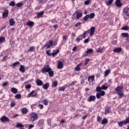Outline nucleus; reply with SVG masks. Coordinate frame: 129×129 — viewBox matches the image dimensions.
Wrapping results in <instances>:
<instances>
[{"label":"nucleus","mask_w":129,"mask_h":129,"mask_svg":"<svg viewBox=\"0 0 129 129\" xmlns=\"http://www.w3.org/2000/svg\"><path fill=\"white\" fill-rule=\"evenodd\" d=\"M122 90H123V86H118L115 89L116 93L117 94V95H119V98H121V97L123 96V93H122Z\"/></svg>","instance_id":"obj_1"},{"label":"nucleus","mask_w":129,"mask_h":129,"mask_svg":"<svg viewBox=\"0 0 129 129\" xmlns=\"http://www.w3.org/2000/svg\"><path fill=\"white\" fill-rule=\"evenodd\" d=\"M37 119H38V115L37 113H32L30 115L29 120L32 122H34V121H35V120H37Z\"/></svg>","instance_id":"obj_2"},{"label":"nucleus","mask_w":129,"mask_h":129,"mask_svg":"<svg viewBox=\"0 0 129 129\" xmlns=\"http://www.w3.org/2000/svg\"><path fill=\"white\" fill-rule=\"evenodd\" d=\"M74 15H76V20H79V19H81V18H82L83 13H82V12H81L80 10H77L75 12Z\"/></svg>","instance_id":"obj_3"},{"label":"nucleus","mask_w":129,"mask_h":129,"mask_svg":"<svg viewBox=\"0 0 129 129\" xmlns=\"http://www.w3.org/2000/svg\"><path fill=\"white\" fill-rule=\"evenodd\" d=\"M50 70H52V69L50 68V66L45 65L44 66V68L41 70V72L42 73H46V72L48 73Z\"/></svg>","instance_id":"obj_4"},{"label":"nucleus","mask_w":129,"mask_h":129,"mask_svg":"<svg viewBox=\"0 0 129 129\" xmlns=\"http://www.w3.org/2000/svg\"><path fill=\"white\" fill-rule=\"evenodd\" d=\"M59 52V49H57L56 50H53V52L50 53V51H46V54L48 56H52V57H55V55L56 54H58Z\"/></svg>","instance_id":"obj_5"},{"label":"nucleus","mask_w":129,"mask_h":129,"mask_svg":"<svg viewBox=\"0 0 129 129\" xmlns=\"http://www.w3.org/2000/svg\"><path fill=\"white\" fill-rule=\"evenodd\" d=\"M38 95V92L35 90L32 91L31 93H30L27 97H35Z\"/></svg>","instance_id":"obj_6"},{"label":"nucleus","mask_w":129,"mask_h":129,"mask_svg":"<svg viewBox=\"0 0 129 129\" xmlns=\"http://www.w3.org/2000/svg\"><path fill=\"white\" fill-rule=\"evenodd\" d=\"M105 95V92H104V91H102L96 94V97H97V99H100L101 96H104Z\"/></svg>","instance_id":"obj_7"},{"label":"nucleus","mask_w":129,"mask_h":129,"mask_svg":"<svg viewBox=\"0 0 129 129\" xmlns=\"http://www.w3.org/2000/svg\"><path fill=\"white\" fill-rule=\"evenodd\" d=\"M1 120L2 122H9L10 118L6 116H3L1 118Z\"/></svg>","instance_id":"obj_8"},{"label":"nucleus","mask_w":129,"mask_h":129,"mask_svg":"<svg viewBox=\"0 0 129 129\" xmlns=\"http://www.w3.org/2000/svg\"><path fill=\"white\" fill-rule=\"evenodd\" d=\"M8 16H9V10L6 9L3 11L2 17L3 19H6V18H8Z\"/></svg>","instance_id":"obj_9"},{"label":"nucleus","mask_w":129,"mask_h":129,"mask_svg":"<svg viewBox=\"0 0 129 129\" xmlns=\"http://www.w3.org/2000/svg\"><path fill=\"white\" fill-rule=\"evenodd\" d=\"M95 99H96L95 96L91 95L87 99V101H88V102H91V101H95Z\"/></svg>","instance_id":"obj_10"},{"label":"nucleus","mask_w":129,"mask_h":129,"mask_svg":"<svg viewBox=\"0 0 129 129\" xmlns=\"http://www.w3.org/2000/svg\"><path fill=\"white\" fill-rule=\"evenodd\" d=\"M51 46H53V43L52 40H49L48 44H45L44 46V48L46 47V49H49V48H51Z\"/></svg>","instance_id":"obj_11"},{"label":"nucleus","mask_w":129,"mask_h":129,"mask_svg":"<svg viewBox=\"0 0 129 129\" xmlns=\"http://www.w3.org/2000/svg\"><path fill=\"white\" fill-rule=\"evenodd\" d=\"M94 33H95V27H92L90 29V36L92 37L94 35Z\"/></svg>","instance_id":"obj_12"},{"label":"nucleus","mask_w":129,"mask_h":129,"mask_svg":"<svg viewBox=\"0 0 129 129\" xmlns=\"http://www.w3.org/2000/svg\"><path fill=\"white\" fill-rule=\"evenodd\" d=\"M123 12L127 17H129V8L126 7L123 9Z\"/></svg>","instance_id":"obj_13"},{"label":"nucleus","mask_w":129,"mask_h":129,"mask_svg":"<svg viewBox=\"0 0 129 129\" xmlns=\"http://www.w3.org/2000/svg\"><path fill=\"white\" fill-rule=\"evenodd\" d=\"M115 5L118 8H121V7L122 6V4H121V2H120V0H116Z\"/></svg>","instance_id":"obj_14"},{"label":"nucleus","mask_w":129,"mask_h":129,"mask_svg":"<svg viewBox=\"0 0 129 129\" xmlns=\"http://www.w3.org/2000/svg\"><path fill=\"white\" fill-rule=\"evenodd\" d=\"M36 83L37 86H42V85H43V82L40 79H37Z\"/></svg>","instance_id":"obj_15"},{"label":"nucleus","mask_w":129,"mask_h":129,"mask_svg":"<svg viewBox=\"0 0 129 129\" xmlns=\"http://www.w3.org/2000/svg\"><path fill=\"white\" fill-rule=\"evenodd\" d=\"M42 85V87L43 89H45V90H47V89H48V88H49V87H50V84H49V83H46V84Z\"/></svg>","instance_id":"obj_16"},{"label":"nucleus","mask_w":129,"mask_h":129,"mask_svg":"<svg viewBox=\"0 0 129 129\" xmlns=\"http://www.w3.org/2000/svg\"><path fill=\"white\" fill-rule=\"evenodd\" d=\"M122 50V49L121 48V47L116 48L113 50V51L115 53H119L120 52H121Z\"/></svg>","instance_id":"obj_17"},{"label":"nucleus","mask_w":129,"mask_h":129,"mask_svg":"<svg viewBox=\"0 0 129 129\" xmlns=\"http://www.w3.org/2000/svg\"><path fill=\"white\" fill-rule=\"evenodd\" d=\"M19 71H20V72H22V73H25V72H26V70L25 69V66L23 65H20Z\"/></svg>","instance_id":"obj_18"},{"label":"nucleus","mask_w":129,"mask_h":129,"mask_svg":"<svg viewBox=\"0 0 129 129\" xmlns=\"http://www.w3.org/2000/svg\"><path fill=\"white\" fill-rule=\"evenodd\" d=\"M44 11H42L37 13V18L38 19H40V18H43V16H44Z\"/></svg>","instance_id":"obj_19"},{"label":"nucleus","mask_w":129,"mask_h":129,"mask_svg":"<svg viewBox=\"0 0 129 129\" xmlns=\"http://www.w3.org/2000/svg\"><path fill=\"white\" fill-rule=\"evenodd\" d=\"M16 22H15V20H14L13 18L10 19L9 21V24L11 26H14Z\"/></svg>","instance_id":"obj_20"},{"label":"nucleus","mask_w":129,"mask_h":129,"mask_svg":"<svg viewBox=\"0 0 129 129\" xmlns=\"http://www.w3.org/2000/svg\"><path fill=\"white\" fill-rule=\"evenodd\" d=\"M63 68V62L62 61H59L57 64L58 69H61Z\"/></svg>","instance_id":"obj_21"},{"label":"nucleus","mask_w":129,"mask_h":129,"mask_svg":"<svg viewBox=\"0 0 129 129\" xmlns=\"http://www.w3.org/2000/svg\"><path fill=\"white\" fill-rule=\"evenodd\" d=\"M118 124L119 126H120V127H121V126H123V125H125V122H124V121H122L121 122H118Z\"/></svg>","instance_id":"obj_22"},{"label":"nucleus","mask_w":129,"mask_h":129,"mask_svg":"<svg viewBox=\"0 0 129 129\" xmlns=\"http://www.w3.org/2000/svg\"><path fill=\"white\" fill-rule=\"evenodd\" d=\"M83 39V35H80L77 38L76 40L78 43H79L81 40Z\"/></svg>","instance_id":"obj_23"},{"label":"nucleus","mask_w":129,"mask_h":129,"mask_svg":"<svg viewBox=\"0 0 129 129\" xmlns=\"http://www.w3.org/2000/svg\"><path fill=\"white\" fill-rule=\"evenodd\" d=\"M22 113H23V114H26V113H28V109L26 108H23L21 109Z\"/></svg>","instance_id":"obj_24"},{"label":"nucleus","mask_w":129,"mask_h":129,"mask_svg":"<svg viewBox=\"0 0 129 129\" xmlns=\"http://www.w3.org/2000/svg\"><path fill=\"white\" fill-rule=\"evenodd\" d=\"M27 26H29V27H30V28H32L34 26V22L32 21H28L27 22Z\"/></svg>","instance_id":"obj_25"},{"label":"nucleus","mask_w":129,"mask_h":129,"mask_svg":"<svg viewBox=\"0 0 129 129\" xmlns=\"http://www.w3.org/2000/svg\"><path fill=\"white\" fill-rule=\"evenodd\" d=\"M11 92L14 93V94H16L18 93V89H16L15 88H12L11 89Z\"/></svg>","instance_id":"obj_26"},{"label":"nucleus","mask_w":129,"mask_h":129,"mask_svg":"<svg viewBox=\"0 0 129 129\" xmlns=\"http://www.w3.org/2000/svg\"><path fill=\"white\" fill-rule=\"evenodd\" d=\"M48 102H49V100H48L47 99H44L42 100V103L44 105H48Z\"/></svg>","instance_id":"obj_27"},{"label":"nucleus","mask_w":129,"mask_h":129,"mask_svg":"<svg viewBox=\"0 0 129 129\" xmlns=\"http://www.w3.org/2000/svg\"><path fill=\"white\" fill-rule=\"evenodd\" d=\"M21 63H20V61H16L14 63H13L11 66H13V67H16V66H19Z\"/></svg>","instance_id":"obj_28"},{"label":"nucleus","mask_w":129,"mask_h":129,"mask_svg":"<svg viewBox=\"0 0 129 129\" xmlns=\"http://www.w3.org/2000/svg\"><path fill=\"white\" fill-rule=\"evenodd\" d=\"M88 80L89 82H92L93 81H94V76L89 77Z\"/></svg>","instance_id":"obj_29"},{"label":"nucleus","mask_w":129,"mask_h":129,"mask_svg":"<svg viewBox=\"0 0 129 129\" xmlns=\"http://www.w3.org/2000/svg\"><path fill=\"white\" fill-rule=\"evenodd\" d=\"M88 16L89 19H90L91 20L92 19H93L94 17H95V14H94V13H92L88 15Z\"/></svg>","instance_id":"obj_30"},{"label":"nucleus","mask_w":129,"mask_h":129,"mask_svg":"<svg viewBox=\"0 0 129 129\" xmlns=\"http://www.w3.org/2000/svg\"><path fill=\"white\" fill-rule=\"evenodd\" d=\"M80 66H82V63H80L75 68L76 71H80Z\"/></svg>","instance_id":"obj_31"},{"label":"nucleus","mask_w":129,"mask_h":129,"mask_svg":"<svg viewBox=\"0 0 129 129\" xmlns=\"http://www.w3.org/2000/svg\"><path fill=\"white\" fill-rule=\"evenodd\" d=\"M47 73H48L49 76L50 77H53L54 76V71L50 70Z\"/></svg>","instance_id":"obj_32"},{"label":"nucleus","mask_w":129,"mask_h":129,"mask_svg":"<svg viewBox=\"0 0 129 129\" xmlns=\"http://www.w3.org/2000/svg\"><path fill=\"white\" fill-rule=\"evenodd\" d=\"M108 122V121L107 119L106 118H104L102 121H101V124H105V123H107Z\"/></svg>","instance_id":"obj_33"},{"label":"nucleus","mask_w":129,"mask_h":129,"mask_svg":"<svg viewBox=\"0 0 129 129\" xmlns=\"http://www.w3.org/2000/svg\"><path fill=\"white\" fill-rule=\"evenodd\" d=\"M89 32H90V31H89V30H88L86 31L85 32H84L83 33V34H82V35H83V38L84 39H85V38H86V34H89Z\"/></svg>","instance_id":"obj_34"},{"label":"nucleus","mask_w":129,"mask_h":129,"mask_svg":"<svg viewBox=\"0 0 129 129\" xmlns=\"http://www.w3.org/2000/svg\"><path fill=\"white\" fill-rule=\"evenodd\" d=\"M5 41H6V38L4 37H0L1 44H3V43H4Z\"/></svg>","instance_id":"obj_35"},{"label":"nucleus","mask_w":129,"mask_h":129,"mask_svg":"<svg viewBox=\"0 0 129 129\" xmlns=\"http://www.w3.org/2000/svg\"><path fill=\"white\" fill-rule=\"evenodd\" d=\"M104 49V47H99L97 50V53H102V51H103Z\"/></svg>","instance_id":"obj_36"},{"label":"nucleus","mask_w":129,"mask_h":129,"mask_svg":"<svg viewBox=\"0 0 129 129\" xmlns=\"http://www.w3.org/2000/svg\"><path fill=\"white\" fill-rule=\"evenodd\" d=\"M102 90V89H101V87L98 86L97 87L96 89V91H97V92H101V91Z\"/></svg>","instance_id":"obj_37"},{"label":"nucleus","mask_w":129,"mask_h":129,"mask_svg":"<svg viewBox=\"0 0 129 129\" xmlns=\"http://www.w3.org/2000/svg\"><path fill=\"white\" fill-rule=\"evenodd\" d=\"M58 85V82L57 81L52 82V86L53 87H56Z\"/></svg>","instance_id":"obj_38"},{"label":"nucleus","mask_w":129,"mask_h":129,"mask_svg":"<svg viewBox=\"0 0 129 129\" xmlns=\"http://www.w3.org/2000/svg\"><path fill=\"white\" fill-rule=\"evenodd\" d=\"M121 35L122 36V37H124V38H127V37H128V33H123L121 34Z\"/></svg>","instance_id":"obj_39"},{"label":"nucleus","mask_w":129,"mask_h":129,"mask_svg":"<svg viewBox=\"0 0 129 129\" xmlns=\"http://www.w3.org/2000/svg\"><path fill=\"white\" fill-rule=\"evenodd\" d=\"M110 72V70H107L106 71H105L104 77H106V76H107V75H108V74H109Z\"/></svg>","instance_id":"obj_40"},{"label":"nucleus","mask_w":129,"mask_h":129,"mask_svg":"<svg viewBox=\"0 0 129 129\" xmlns=\"http://www.w3.org/2000/svg\"><path fill=\"white\" fill-rule=\"evenodd\" d=\"M109 112H110V110L108 108H107L105 110L104 114H107L109 113Z\"/></svg>","instance_id":"obj_41"},{"label":"nucleus","mask_w":129,"mask_h":129,"mask_svg":"<svg viewBox=\"0 0 129 129\" xmlns=\"http://www.w3.org/2000/svg\"><path fill=\"white\" fill-rule=\"evenodd\" d=\"M38 124H39V125H43V124H44V120L43 119H40L39 121Z\"/></svg>","instance_id":"obj_42"},{"label":"nucleus","mask_w":129,"mask_h":129,"mask_svg":"<svg viewBox=\"0 0 129 129\" xmlns=\"http://www.w3.org/2000/svg\"><path fill=\"white\" fill-rule=\"evenodd\" d=\"M92 52H93V49H89L87 51V54H92Z\"/></svg>","instance_id":"obj_43"},{"label":"nucleus","mask_w":129,"mask_h":129,"mask_svg":"<svg viewBox=\"0 0 129 129\" xmlns=\"http://www.w3.org/2000/svg\"><path fill=\"white\" fill-rule=\"evenodd\" d=\"M9 6H10V7H15V6H16V3L14 1H12L9 4Z\"/></svg>","instance_id":"obj_44"},{"label":"nucleus","mask_w":129,"mask_h":129,"mask_svg":"<svg viewBox=\"0 0 129 129\" xmlns=\"http://www.w3.org/2000/svg\"><path fill=\"white\" fill-rule=\"evenodd\" d=\"M113 3V0H109L107 3V6H110Z\"/></svg>","instance_id":"obj_45"},{"label":"nucleus","mask_w":129,"mask_h":129,"mask_svg":"<svg viewBox=\"0 0 129 129\" xmlns=\"http://www.w3.org/2000/svg\"><path fill=\"white\" fill-rule=\"evenodd\" d=\"M128 27L126 26H125L124 27H123L121 30H123L124 31H128Z\"/></svg>","instance_id":"obj_46"},{"label":"nucleus","mask_w":129,"mask_h":129,"mask_svg":"<svg viewBox=\"0 0 129 129\" xmlns=\"http://www.w3.org/2000/svg\"><path fill=\"white\" fill-rule=\"evenodd\" d=\"M108 88V87L105 86V85H103L101 87L102 90H106Z\"/></svg>","instance_id":"obj_47"},{"label":"nucleus","mask_w":129,"mask_h":129,"mask_svg":"<svg viewBox=\"0 0 129 129\" xmlns=\"http://www.w3.org/2000/svg\"><path fill=\"white\" fill-rule=\"evenodd\" d=\"M35 50V46L30 47V48L28 49L29 52H32V51H34Z\"/></svg>","instance_id":"obj_48"},{"label":"nucleus","mask_w":129,"mask_h":129,"mask_svg":"<svg viewBox=\"0 0 129 129\" xmlns=\"http://www.w3.org/2000/svg\"><path fill=\"white\" fill-rule=\"evenodd\" d=\"M15 98H17L18 99H20L21 97H22V95L21 94H16L15 96Z\"/></svg>","instance_id":"obj_49"},{"label":"nucleus","mask_w":129,"mask_h":129,"mask_svg":"<svg viewBox=\"0 0 129 129\" xmlns=\"http://www.w3.org/2000/svg\"><path fill=\"white\" fill-rule=\"evenodd\" d=\"M88 19H89V16L88 15H86V16H85L83 18L84 21H87V20H88Z\"/></svg>","instance_id":"obj_50"},{"label":"nucleus","mask_w":129,"mask_h":129,"mask_svg":"<svg viewBox=\"0 0 129 129\" xmlns=\"http://www.w3.org/2000/svg\"><path fill=\"white\" fill-rule=\"evenodd\" d=\"M17 127H24V125L22 123H17Z\"/></svg>","instance_id":"obj_51"},{"label":"nucleus","mask_w":129,"mask_h":129,"mask_svg":"<svg viewBox=\"0 0 129 129\" xmlns=\"http://www.w3.org/2000/svg\"><path fill=\"white\" fill-rule=\"evenodd\" d=\"M80 25H81V22H78L75 25V27L76 28H78Z\"/></svg>","instance_id":"obj_52"},{"label":"nucleus","mask_w":129,"mask_h":129,"mask_svg":"<svg viewBox=\"0 0 129 129\" xmlns=\"http://www.w3.org/2000/svg\"><path fill=\"white\" fill-rule=\"evenodd\" d=\"M125 123L126 124H127V123H129V117H127L126 119H125V120L124 121Z\"/></svg>","instance_id":"obj_53"},{"label":"nucleus","mask_w":129,"mask_h":129,"mask_svg":"<svg viewBox=\"0 0 129 129\" xmlns=\"http://www.w3.org/2000/svg\"><path fill=\"white\" fill-rule=\"evenodd\" d=\"M8 84H9V83H8V82L4 83L2 85V87H6V86H8Z\"/></svg>","instance_id":"obj_54"},{"label":"nucleus","mask_w":129,"mask_h":129,"mask_svg":"<svg viewBox=\"0 0 129 129\" xmlns=\"http://www.w3.org/2000/svg\"><path fill=\"white\" fill-rule=\"evenodd\" d=\"M59 91H65V88L63 87H60L58 89Z\"/></svg>","instance_id":"obj_55"},{"label":"nucleus","mask_w":129,"mask_h":129,"mask_svg":"<svg viewBox=\"0 0 129 129\" xmlns=\"http://www.w3.org/2000/svg\"><path fill=\"white\" fill-rule=\"evenodd\" d=\"M38 107L40 108V109H43V108H44V105H43V104H39Z\"/></svg>","instance_id":"obj_56"},{"label":"nucleus","mask_w":129,"mask_h":129,"mask_svg":"<svg viewBox=\"0 0 129 129\" xmlns=\"http://www.w3.org/2000/svg\"><path fill=\"white\" fill-rule=\"evenodd\" d=\"M85 5H89L90 4V0H87L84 2Z\"/></svg>","instance_id":"obj_57"},{"label":"nucleus","mask_w":129,"mask_h":129,"mask_svg":"<svg viewBox=\"0 0 129 129\" xmlns=\"http://www.w3.org/2000/svg\"><path fill=\"white\" fill-rule=\"evenodd\" d=\"M23 4L21 3H17L16 4L17 7H18V8H20V7H21L22 6Z\"/></svg>","instance_id":"obj_58"},{"label":"nucleus","mask_w":129,"mask_h":129,"mask_svg":"<svg viewBox=\"0 0 129 129\" xmlns=\"http://www.w3.org/2000/svg\"><path fill=\"white\" fill-rule=\"evenodd\" d=\"M31 87H32V86H31V85H27L25 86V88H26L27 89H30Z\"/></svg>","instance_id":"obj_59"},{"label":"nucleus","mask_w":129,"mask_h":129,"mask_svg":"<svg viewBox=\"0 0 129 129\" xmlns=\"http://www.w3.org/2000/svg\"><path fill=\"white\" fill-rule=\"evenodd\" d=\"M15 105H16V103L15 102L13 101V102H11V106L12 107H14V106H15Z\"/></svg>","instance_id":"obj_60"},{"label":"nucleus","mask_w":129,"mask_h":129,"mask_svg":"<svg viewBox=\"0 0 129 129\" xmlns=\"http://www.w3.org/2000/svg\"><path fill=\"white\" fill-rule=\"evenodd\" d=\"M101 119H102V118H101V117L98 116L97 117V121H98L99 122H100L101 121Z\"/></svg>","instance_id":"obj_61"},{"label":"nucleus","mask_w":129,"mask_h":129,"mask_svg":"<svg viewBox=\"0 0 129 129\" xmlns=\"http://www.w3.org/2000/svg\"><path fill=\"white\" fill-rule=\"evenodd\" d=\"M51 119H48L47 120V123H48V125H51Z\"/></svg>","instance_id":"obj_62"},{"label":"nucleus","mask_w":129,"mask_h":129,"mask_svg":"<svg viewBox=\"0 0 129 129\" xmlns=\"http://www.w3.org/2000/svg\"><path fill=\"white\" fill-rule=\"evenodd\" d=\"M33 127H34V125L33 124H29L28 126V129H31V128H33Z\"/></svg>","instance_id":"obj_63"},{"label":"nucleus","mask_w":129,"mask_h":129,"mask_svg":"<svg viewBox=\"0 0 129 129\" xmlns=\"http://www.w3.org/2000/svg\"><path fill=\"white\" fill-rule=\"evenodd\" d=\"M88 42H89V39H88V38L85 39V40L84 41V43L85 44H86V43H88Z\"/></svg>","instance_id":"obj_64"}]
</instances>
